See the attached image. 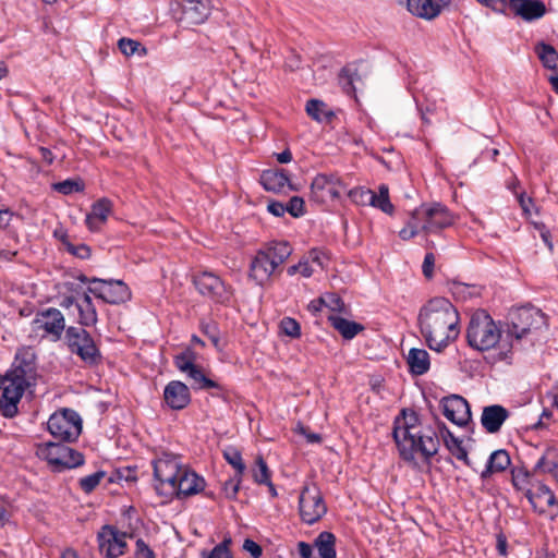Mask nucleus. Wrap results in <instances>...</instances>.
Masks as SVG:
<instances>
[{
  "instance_id": "nucleus-47",
  "label": "nucleus",
  "mask_w": 558,
  "mask_h": 558,
  "mask_svg": "<svg viewBox=\"0 0 558 558\" xmlns=\"http://www.w3.org/2000/svg\"><path fill=\"white\" fill-rule=\"evenodd\" d=\"M287 271L289 276H294L295 274L299 272L303 277L308 278L314 274L315 268L306 258L304 260H301L298 265L290 266Z\"/></svg>"
},
{
  "instance_id": "nucleus-17",
  "label": "nucleus",
  "mask_w": 558,
  "mask_h": 558,
  "mask_svg": "<svg viewBox=\"0 0 558 558\" xmlns=\"http://www.w3.org/2000/svg\"><path fill=\"white\" fill-rule=\"evenodd\" d=\"M444 415L458 426H463L471 420L468 401L457 395L444 398L441 401Z\"/></svg>"
},
{
  "instance_id": "nucleus-58",
  "label": "nucleus",
  "mask_w": 558,
  "mask_h": 558,
  "mask_svg": "<svg viewBox=\"0 0 558 558\" xmlns=\"http://www.w3.org/2000/svg\"><path fill=\"white\" fill-rule=\"evenodd\" d=\"M243 549L247 553H250V555L253 557V558H259L263 554V549L262 547L254 541L250 539V538H246L243 543Z\"/></svg>"
},
{
  "instance_id": "nucleus-37",
  "label": "nucleus",
  "mask_w": 558,
  "mask_h": 558,
  "mask_svg": "<svg viewBox=\"0 0 558 558\" xmlns=\"http://www.w3.org/2000/svg\"><path fill=\"white\" fill-rule=\"evenodd\" d=\"M359 80L357 69L353 65L344 66L339 74V83L348 94L355 92V82Z\"/></svg>"
},
{
  "instance_id": "nucleus-29",
  "label": "nucleus",
  "mask_w": 558,
  "mask_h": 558,
  "mask_svg": "<svg viewBox=\"0 0 558 558\" xmlns=\"http://www.w3.org/2000/svg\"><path fill=\"white\" fill-rule=\"evenodd\" d=\"M410 371L415 375H423L429 369V355L424 349L412 348L408 354Z\"/></svg>"
},
{
  "instance_id": "nucleus-45",
  "label": "nucleus",
  "mask_w": 558,
  "mask_h": 558,
  "mask_svg": "<svg viewBox=\"0 0 558 558\" xmlns=\"http://www.w3.org/2000/svg\"><path fill=\"white\" fill-rule=\"evenodd\" d=\"M253 477L255 482L258 484H265L268 483V481H270L269 469L262 457H258L256 459V466L253 470Z\"/></svg>"
},
{
  "instance_id": "nucleus-18",
  "label": "nucleus",
  "mask_w": 558,
  "mask_h": 558,
  "mask_svg": "<svg viewBox=\"0 0 558 558\" xmlns=\"http://www.w3.org/2000/svg\"><path fill=\"white\" fill-rule=\"evenodd\" d=\"M36 324L38 328L50 335L53 340L61 339L65 329V319L63 314L57 308H48L37 314Z\"/></svg>"
},
{
  "instance_id": "nucleus-3",
  "label": "nucleus",
  "mask_w": 558,
  "mask_h": 558,
  "mask_svg": "<svg viewBox=\"0 0 558 558\" xmlns=\"http://www.w3.org/2000/svg\"><path fill=\"white\" fill-rule=\"evenodd\" d=\"M36 363L35 354L29 348H23L15 354L11 368L3 380V391L0 399V411L5 417H13L17 413V404L25 390L35 383Z\"/></svg>"
},
{
  "instance_id": "nucleus-62",
  "label": "nucleus",
  "mask_w": 558,
  "mask_h": 558,
  "mask_svg": "<svg viewBox=\"0 0 558 558\" xmlns=\"http://www.w3.org/2000/svg\"><path fill=\"white\" fill-rule=\"evenodd\" d=\"M434 264H435V256L433 253H427L424 257V262H423V274L425 275V277L427 278H430L432 275H433V269H434Z\"/></svg>"
},
{
  "instance_id": "nucleus-21",
  "label": "nucleus",
  "mask_w": 558,
  "mask_h": 558,
  "mask_svg": "<svg viewBox=\"0 0 558 558\" xmlns=\"http://www.w3.org/2000/svg\"><path fill=\"white\" fill-rule=\"evenodd\" d=\"M163 399L172 410H182L190 403L191 395L184 383L172 380L165 387Z\"/></svg>"
},
{
  "instance_id": "nucleus-64",
  "label": "nucleus",
  "mask_w": 558,
  "mask_h": 558,
  "mask_svg": "<svg viewBox=\"0 0 558 558\" xmlns=\"http://www.w3.org/2000/svg\"><path fill=\"white\" fill-rule=\"evenodd\" d=\"M267 208L276 217H282L287 213L286 205L280 202H270Z\"/></svg>"
},
{
  "instance_id": "nucleus-22",
  "label": "nucleus",
  "mask_w": 558,
  "mask_h": 558,
  "mask_svg": "<svg viewBox=\"0 0 558 558\" xmlns=\"http://www.w3.org/2000/svg\"><path fill=\"white\" fill-rule=\"evenodd\" d=\"M398 2L404 3L411 14L424 20L437 17L444 8L442 0H398Z\"/></svg>"
},
{
  "instance_id": "nucleus-26",
  "label": "nucleus",
  "mask_w": 558,
  "mask_h": 558,
  "mask_svg": "<svg viewBox=\"0 0 558 558\" xmlns=\"http://www.w3.org/2000/svg\"><path fill=\"white\" fill-rule=\"evenodd\" d=\"M260 184L266 191L282 193L288 187L293 190L292 184L283 170H265L260 175Z\"/></svg>"
},
{
  "instance_id": "nucleus-8",
  "label": "nucleus",
  "mask_w": 558,
  "mask_h": 558,
  "mask_svg": "<svg viewBox=\"0 0 558 558\" xmlns=\"http://www.w3.org/2000/svg\"><path fill=\"white\" fill-rule=\"evenodd\" d=\"M64 339L70 352L76 354L84 363L95 365L100 361L99 349L93 337L83 327H69L65 330Z\"/></svg>"
},
{
  "instance_id": "nucleus-9",
  "label": "nucleus",
  "mask_w": 558,
  "mask_h": 558,
  "mask_svg": "<svg viewBox=\"0 0 558 558\" xmlns=\"http://www.w3.org/2000/svg\"><path fill=\"white\" fill-rule=\"evenodd\" d=\"M47 427L53 438L71 442L82 433V418L74 410L63 409L49 417Z\"/></svg>"
},
{
  "instance_id": "nucleus-38",
  "label": "nucleus",
  "mask_w": 558,
  "mask_h": 558,
  "mask_svg": "<svg viewBox=\"0 0 558 558\" xmlns=\"http://www.w3.org/2000/svg\"><path fill=\"white\" fill-rule=\"evenodd\" d=\"M186 375L193 381L192 385L194 389H211L219 387L216 381L207 378L203 371L196 365H194Z\"/></svg>"
},
{
  "instance_id": "nucleus-7",
  "label": "nucleus",
  "mask_w": 558,
  "mask_h": 558,
  "mask_svg": "<svg viewBox=\"0 0 558 558\" xmlns=\"http://www.w3.org/2000/svg\"><path fill=\"white\" fill-rule=\"evenodd\" d=\"M37 456L46 460L54 472H62L84 463L82 453L59 442L39 445L37 447Z\"/></svg>"
},
{
  "instance_id": "nucleus-31",
  "label": "nucleus",
  "mask_w": 558,
  "mask_h": 558,
  "mask_svg": "<svg viewBox=\"0 0 558 558\" xmlns=\"http://www.w3.org/2000/svg\"><path fill=\"white\" fill-rule=\"evenodd\" d=\"M329 320L332 327L339 331L344 339L354 338L364 327L355 322L348 320L341 316H330Z\"/></svg>"
},
{
  "instance_id": "nucleus-59",
  "label": "nucleus",
  "mask_w": 558,
  "mask_h": 558,
  "mask_svg": "<svg viewBox=\"0 0 558 558\" xmlns=\"http://www.w3.org/2000/svg\"><path fill=\"white\" fill-rule=\"evenodd\" d=\"M10 501L0 496V526H3L10 519Z\"/></svg>"
},
{
  "instance_id": "nucleus-10",
  "label": "nucleus",
  "mask_w": 558,
  "mask_h": 558,
  "mask_svg": "<svg viewBox=\"0 0 558 558\" xmlns=\"http://www.w3.org/2000/svg\"><path fill=\"white\" fill-rule=\"evenodd\" d=\"M301 520L312 525L319 521L327 512V507L319 488L315 484H305L299 498Z\"/></svg>"
},
{
  "instance_id": "nucleus-61",
  "label": "nucleus",
  "mask_w": 558,
  "mask_h": 558,
  "mask_svg": "<svg viewBox=\"0 0 558 558\" xmlns=\"http://www.w3.org/2000/svg\"><path fill=\"white\" fill-rule=\"evenodd\" d=\"M307 259L313 265V267L316 266V267L323 269L325 266L324 260L326 259V257L322 252H319L317 250H312L308 254Z\"/></svg>"
},
{
  "instance_id": "nucleus-32",
  "label": "nucleus",
  "mask_w": 558,
  "mask_h": 558,
  "mask_svg": "<svg viewBox=\"0 0 558 558\" xmlns=\"http://www.w3.org/2000/svg\"><path fill=\"white\" fill-rule=\"evenodd\" d=\"M336 536L330 532H322L314 542L320 558H336Z\"/></svg>"
},
{
  "instance_id": "nucleus-1",
  "label": "nucleus",
  "mask_w": 558,
  "mask_h": 558,
  "mask_svg": "<svg viewBox=\"0 0 558 558\" xmlns=\"http://www.w3.org/2000/svg\"><path fill=\"white\" fill-rule=\"evenodd\" d=\"M392 435L401 458L409 462L417 454L429 461L439 450L437 433L424 425L412 410L403 409L395 418Z\"/></svg>"
},
{
  "instance_id": "nucleus-6",
  "label": "nucleus",
  "mask_w": 558,
  "mask_h": 558,
  "mask_svg": "<svg viewBox=\"0 0 558 558\" xmlns=\"http://www.w3.org/2000/svg\"><path fill=\"white\" fill-rule=\"evenodd\" d=\"M151 464L155 489L160 495L173 496L174 483L184 468L180 457L170 452H161L153 460Z\"/></svg>"
},
{
  "instance_id": "nucleus-42",
  "label": "nucleus",
  "mask_w": 558,
  "mask_h": 558,
  "mask_svg": "<svg viewBox=\"0 0 558 558\" xmlns=\"http://www.w3.org/2000/svg\"><path fill=\"white\" fill-rule=\"evenodd\" d=\"M223 457L235 469L236 476H242L245 471V464L241 452L234 447H229L223 451Z\"/></svg>"
},
{
  "instance_id": "nucleus-28",
  "label": "nucleus",
  "mask_w": 558,
  "mask_h": 558,
  "mask_svg": "<svg viewBox=\"0 0 558 558\" xmlns=\"http://www.w3.org/2000/svg\"><path fill=\"white\" fill-rule=\"evenodd\" d=\"M510 465V457L506 450H496L490 456L485 469L481 472L482 478L489 477L493 473L502 472Z\"/></svg>"
},
{
  "instance_id": "nucleus-35",
  "label": "nucleus",
  "mask_w": 558,
  "mask_h": 558,
  "mask_svg": "<svg viewBox=\"0 0 558 558\" xmlns=\"http://www.w3.org/2000/svg\"><path fill=\"white\" fill-rule=\"evenodd\" d=\"M442 438L446 448L452 456H454L458 460H461L464 463L470 464L468 460V452L465 448L462 446V440L454 437L448 429H446V433L442 435Z\"/></svg>"
},
{
  "instance_id": "nucleus-48",
  "label": "nucleus",
  "mask_w": 558,
  "mask_h": 558,
  "mask_svg": "<svg viewBox=\"0 0 558 558\" xmlns=\"http://www.w3.org/2000/svg\"><path fill=\"white\" fill-rule=\"evenodd\" d=\"M53 186H54L56 191H58L59 193H62L64 195H69L73 192L83 191V184L81 182L74 181V180H65V181L56 183Z\"/></svg>"
},
{
  "instance_id": "nucleus-20",
  "label": "nucleus",
  "mask_w": 558,
  "mask_h": 558,
  "mask_svg": "<svg viewBox=\"0 0 558 558\" xmlns=\"http://www.w3.org/2000/svg\"><path fill=\"white\" fill-rule=\"evenodd\" d=\"M507 4L514 15L527 22L538 20L546 13L545 3L542 0H509Z\"/></svg>"
},
{
  "instance_id": "nucleus-54",
  "label": "nucleus",
  "mask_w": 558,
  "mask_h": 558,
  "mask_svg": "<svg viewBox=\"0 0 558 558\" xmlns=\"http://www.w3.org/2000/svg\"><path fill=\"white\" fill-rule=\"evenodd\" d=\"M240 483H241V476H236L235 478L229 480L225 483L223 492H225L227 498H229V499L235 498V496L239 492Z\"/></svg>"
},
{
  "instance_id": "nucleus-52",
  "label": "nucleus",
  "mask_w": 558,
  "mask_h": 558,
  "mask_svg": "<svg viewBox=\"0 0 558 558\" xmlns=\"http://www.w3.org/2000/svg\"><path fill=\"white\" fill-rule=\"evenodd\" d=\"M318 303L326 304L331 311H341L343 307V302L336 294H327L326 296L320 298Z\"/></svg>"
},
{
  "instance_id": "nucleus-4",
  "label": "nucleus",
  "mask_w": 558,
  "mask_h": 558,
  "mask_svg": "<svg viewBox=\"0 0 558 558\" xmlns=\"http://www.w3.org/2000/svg\"><path fill=\"white\" fill-rule=\"evenodd\" d=\"M468 343L477 351L497 349V360L507 361L512 354V341L506 336L498 324L484 310H478L471 316L468 330Z\"/></svg>"
},
{
  "instance_id": "nucleus-27",
  "label": "nucleus",
  "mask_w": 558,
  "mask_h": 558,
  "mask_svg": "<svg viewBox=\"0 0 558 558\" xmlns=\"http://www.w3.org/2000/svg\"><path fill=\"white\" fill-rule=\"evenodd\" d=\"M88 290L83 293V296L77 300L76 308L78 312V324L84 327L96 325L98 320L96 307L92 301Z\"/></svg>"
},
{
  "instance_id": "nucleus-63",
  "label": "nucleus",
  "mask_w": 558,
  "mask_h": 558,
  "mask_svg": "<svg viewBox=\"0 0 558 558\" xmlns=\"http://www.w3.org/2000/svg\"><path fill=\"white\" fill-rule=\"evenodd\" d=\"M518 201H519V204L523 210V213L526 215V216H531L532 214V208H534V204H533V199L530 198V197H525L524 194H520L518 196Z\"/></svg>"
},
{
  "instance_id": "nucleus-51",
  "label": "nucleus",
  "mask_w": 558,
  "mask_h": 558,
  "mask_svg": "<svg viewBox=\"0 0 558 558\" xmlns=\"http://www.w3.org/2000/svg\"><path fill=\"white\" fill-rule=\"evenodd\" d=\"M202 330L209 338L214 347L218 350H221L219 331L217 330L216 326L214 324H206L203 325Z\"/></svg>"
},
{
  "instance_id": "nucleus-13",
  "label": "nucleus",
  "mask_w": 558,
  "mask_h": 558,
  "mask_svg": "<svg viewBox=\"0 0 558 558\" xmlns=\"http://www.w3.org/2000/svg\"><path fill=\"white\" fill-rule=\"evenodd\" d=\"M543 314L539 310L523 307L514 313L511 325L508 327L507 337L510 340L515 338L517 340L522 339L526 333L535 328V325L543 323Z\"/></svg>"
},
{
  "instance_id": "nucleus-44",
  "label": "nucleus",
  "mask_w": 558,
  "mask_h": 558,
  "mask_svg": "<svg viewBox=\"0 0 558 558\" xmlns=\"http://www.w3.org/2000/svg\"><path fill=\"white\" fill-rule=\"evenodd\" d=\"M105 475L106 473L104 471H98L84 476L80 480V487L83 492L89 494L99 485Z\"/></svg>"
},
{
  "instance_id": "nucleus-43",
  "label": "nucleus",
  "mask_w": 558,
  "mask_h": 558,
  "mask_svg": "<svg viewBox=\"0 0 558 558\" xmlns=\"http://www.w3.org/2000/svg\"><path fill=\"white\" fill-rule=\"evenodd\" d=\"M118 47L120 49V51L125 54V56H133V54H145L146 53V49L144 47H142V45L134 40V39H131V38H121L119 39L118 41Z\"/></svg>"
},
{
  "instance_id": "nucleus-46",
  "label": "nucleus",
  "mask_w": 558,
  "mask_h": 558,
  "mask_svg": "<svg viewBox=\"0 0 558 558\" xmlns=\"http://www.w3.org/2000/svg\"><path fill=\"white\" fill-rule=\"evenodd\" d=\"M281 331L291 338H299L301 336L300 324L291 317H284L280 322Z\"/></svg>"
},
{
  "instance_id": "nucleus-57",
  "label": "nucleus",
  "mask_w": 558,
  "mask_h": 558,
  "mask_svg": "<svg viewBox=\"0 0 558 558\" xmlns=\"http://www.w3.org/2000/svg\"><path fill=\"white\" fill-rule=\"evenodd\" d=\"M194 365L195 364H194L192 357L190 356V354L184 353V354H181L175 357V366L182 373L186 374Z\"/></svg>"
},
{
  "instance_id": "nucleus-16",
  "label": "nucleus",
  "mask_w": 558,
  "mask_h": 558,
  "mask_svg": "<svg viewBox=\"0 0 558 558\" xmlns=\"http://www.w3.org/2000/svg\"><path fill=\"white\" fill-rule=\"evenodd\" d=\"M194 284L198 292L215 302L225 303L230 298V292L222 280L208 271H205L194 279Z\"/></svg>"
},
{
  "instance_id": "nucleus-15",
  "label": "nucleus",
  "mask_w": 558,
  "mask_h": 558,
  "mask_svg": "<svg viewBox=\"0 0 558 558\" xmlns=\"http://www.w3.org/2000/svg\"><path fill=\"white\" fill-rule=\"evenodd\" d=\"M181 7V15L178 20L185 25H199L207 21L211 14L210 0H178Z\"/></svg>"
},
{
  "instance_id": "nucleus-53",
  "label": "nucleus",
  "mask_w": 558,
  "mask_h": 558,
  "mask_svg": "<svg viewBox=\"0 0 558 558\" xmlns=\"http://www.w3.org/2000/svg\"><path fill=\"white\" fill-rule=\"evenodd\" d=\"M136 558H156L154 550L142 539L136 541Z\"/></svg>"
},
{
  "instance_id": "nucleus-56",
  "label": "nucleus",
  "mask_w": 558,
  "mask_h": 558,
  "mask_svg": "<svg viewBox=\"0 0 558 558\" xmlns=\"http://www.w3.org/2000/svg\"><path fill=\"white\" fill-rule=\"evenodd\" d=\"M68 251L78 258L86 259L90 256V248L85 244L74 245L66 243Z\"/></svg>"
},
{
  "instance_id": "nucleus-41",
  "label": "nucleus",
  "mask_w": 558,
  "mask_h": 558,
  "mask_svg": "<svg viewBox=\"0 0 558 558\" xmlns=\"http://www.w3.org/2000/svg\"><path fill=\"white\" fill-rule=\"evenodd\" d=\"M348 195L353 203L361 206H371L374 201V192L365 187H354L348 192Z\"/></svg>"
},
{
  "instance_id": "nucleus-19",
  "label": "nucleus",
  "mask_w": 558,
  "mask_h": 558,
  "mask_svg": "<svg viewBox=\"0 0 558 558\" xmlns=\"http://www.w3.org/2000/svg\"><path fill=\"white\" fill-rule=\"evenodd\" d=\"M205 488V480L195 472L183 468L174 483L173 496L185 498L201 493Z\"/></svg>"
},
{
  "instance_id": "nucleus-33",
  "label": "nucleus",
  "mask_w": 558,
  "mask_h": 558,
  "mask_svg": "<svg viewBox=\"0 0 558 558\" xmlns=\"http://www.w3.org/2000/svg\"><path fill=\"white\" fill-rule=\"evenodd\" d=\"M526 496L534 508L542 504H546L547 506H555L557 504L555 494L547 485L542 483H538L535 493L529 492Z\"/></svg>"
},
{
  "instance_id": "nucleus-5",
  "label": "nucleus",
  "mask_w": 558,
  "mask_h": 558,
  "mask_svg": "<svg viewBox=\"0 0 558 558\" xmlns=\"http://www.w3.org/2000/svg\"><path fill=\"white\" fill-rule=\"evenodd\" d=\"M453 222V215L440 203L422 204L411 211L405 226L399 231V236L409 241L420 233H438Z\"/></svg>"
},
{
  "instance_id": "nucleus-2",
  "label": "nucleus",
  "mask_w": 558,
  "mask_h": 558,
  "mask_svg": "<svg viewBox=\"0 0 558 558\" xmlns=\"http://www.w3.org/2000/svg\"><path fill=\"white\" fill-rule=\"evenodd\" d=\"M420 330L429 349L441 351L459 335V314L445 298L428 301L418 314Z\"/></svg>"
},
{
  "instance_id": "nucleus-30",
  "label": "nucleus",
  "mask_w": 558,
  "mask_h": 558,
  "mask_svg": "<svg viewBox=\"0 0 558 558\" xmlns=\"http://www.w3.org/2000/svg\"><path fill=\"white\" fill-rule=\"evenodd\" d=\"M534 50L544 68L558 70V51L551 45L541 41Z\"/></svg>"
},
{
  "instance_id": "nucleus-36",
  "label": "nucleus",
  "mask_w": 558,
  "mask_h": 558,
  "mask_svg": "<svg viewBox=\"0 0 558 558\" xmlns=\"http://www.w3.org/2000/svg\"><path fill=\"white\" fill-rule=\"evenodd\" d=\"M371 206L380 209L385 214L392 215L395 207L389 199V187L386 184H380L378 193L374 192V201Z\"/></svg>"
},
{
  "instance_id": "nucleus-23",
  "label": "nucleus",
  "mask_w": 558,
  "mask_h": 558,
  "mask_svg": "<svg viewBox=\"0 0 558 558\" xmlns=\"http://www.w3.org/2000/svg\"><path fill=\"white\" fill-rule=\"evenodd\" d=\"M278 268L276 262L266 253L259 251L251 263L250 276L258 283L263 284Z\"/></svg>"
},
{
  "instance_id": "nucleus-34",
  "label": "nucleus",
  "mask_w": 558,
  "mask_h": 558,
  "mask_svg": "<svg viewBox=\"0 0 558 558\" xmlns=\"http://www.w3.org/2000/svg\"><path fill=\"white\" fill-rule=\"evenodd\" d=\"M307 114L317 122H328L333 117L332 112L327 109L326 104L317 99H311L306 104Z\"/></svg>"
},
{
  "instance_id": "nucleus-11",
  "label": "nucleus",
  "mask_w": 558,
  "mask_h": 558,
  "mask_svg": "<svg viewBox=\"0 0 558 558\" xmlns=\"http://www.w3.org/2000/svg\"><path fill=\"white\" fill-rule=\"evenodd\" d=\"M88 292L110 304L123 303L131 299V291L122 280H105L94 277Z\"/></svg>"
},
{
  "instance_id": "nucleus-60",
  "label": "nucleus",
  "mask_w": 558,
  "mask_h": 558,
  "mask_svg": "<svg viewBox=\"0 0 558 558\" xmlns=\"http://www.w3.org/2000/svg\"><path fill=\"white\" fill-rule=\"evenodd\" d=\"M481 4L490 8L496 12H504L507 7V0H476Z\"/></svg>"
},
{
  "instance_id": "nucleus-12",
  "label": "nucleus",
  "mask_w": 558,
  "mask_h": 558,
  "mask_svg": "<svg viewBox=\"0 0 558 558\" xmlns=\"http://www.w3.org/2000/svg\"><path fill=\"white\" fill-rule=\"evenodd\" d=\"M345 190L342 180L336 174H317L311 184V197L316 203H327L337 199Z\"/></svg>"
},
{
  "instance_id": "nucleus-24",
  "label": "nucleus",
  "mask_w": 558,
  "mask_h": 558,
  "mask_svg": "<svg viewBox=\"0 0 558 558\" xmlns=\"http://www.w3.org/2000/svg\"><path fill=\"white\" fill-rule=\"evenodd\" d=\"M112 213V202L108 198H100L92 205L90 211L87 214L85 222L87 228L97 232L107 222L108 217Z\"/></svg>"
},
{
  "instance_id": "nucleus-49",
  "label": "nucleus",
  "mask_w": 558,
  "mask_h": 558,
  "mask_svg": "<svg viewBox=\"0 0 558 558\" xmlns=\"http://www.w3.org/2000/svg\"><path fill=\"white\" fill-rule=\"evenodd\" d=\"M286 209L292 217L296 218L303 216L305 213L303 198L299 196L291 197L286 205Z\"/></svg>"
},
{
  "instance_id": "nucleus-50",
  "label": "nucleus",
  "mask_w": 558,
  "mask_h": 558,
  "mask_svg": "<svg viewBox=\"0 0 558 558\" xmlns=\"http://www.w3.org/2000/svg\"><path fill=\"white\" fill-rule=\"evenodd\" d=\"M231 543V539H225L222 543L214 547V549L210 551L209 556L207 558H232L230 550H229V544Z\"/></svg>"
},
{
  "instance_id": "nucleus-25",
  "label": "nucleus",
  "mask_w": 558,
  "mask_h": 558,
  "mask_svg": "<svg viewBox=\"0 0 558 558\" xmlns=\"http://www.w3.org/2000/svg\"><path fill=\"white\" fill-rule=\"evenodd\" d=\"M508 411L502 405L494 404L483 409L481 422L488 433H497L508 418Z\"/></svg>"
},
{
  "instance_id": "nucleus-14",
  "label": "nucleus",
  "mask_w": 558,
  "mask_h": 558,
  "mask_svg": "<svg viewBox=\"0 0 558 558\" xmlns=\"http://www.w3.org/2000/svg\"><path fill=\"white\" fill-rule=\"evenodd\" d=\"M128 534L116 527L105 525L98 533L99 550L107 558H117L124 554Z\"/></svg>"
},
{
  "instance_id": "nucleus-40",
  "label": "nucleus",
  "mask_w": 558,
  "mask_h": 558,
  "mask_svg": "<svg viewBox=\"0 0 558 558\" xmlns=\"http://www.w3.org/2000/svg\"><path fill=\"white\" fill-rule=\"evenodd\" d=\"M265 251L274 262H276L278 267L283 264L292 253V248L287 242H277Z\"/></svg>"
},
{
  "instance_id": "nucleus-55",
  "label": "nucleus",
  "mask_w": 558,
  "mask_h": 558,
  "mask_svg": "<svg viewBox=\"0 0 558 558\" xmlns=\"http://www.w3.org/2000/svg\"><path fill=\"white\" fill-rule=\"evenodd\" d=\"M295 432L304 436L310 444H319L322 441L319 434L310 432L308 428L301 423H298Z\"/></svg>"
},
{
  "instance_id": "nucleus-39",
  "label": "nucleus",
  "mask_w": 558,
  "mask_h": 558,
  "mask_svg": "<svg viewBox=\"0 0 558 558\" xmlns=\"http://www.w3.org/2000/svg\"><path fill=\"white\" fill-rule=\"evenodd\" d=\"M558 463L554 458V451L547 450L536 462L534 472L550 473L558 478Z\"/></svg>"
}]
</instances>
